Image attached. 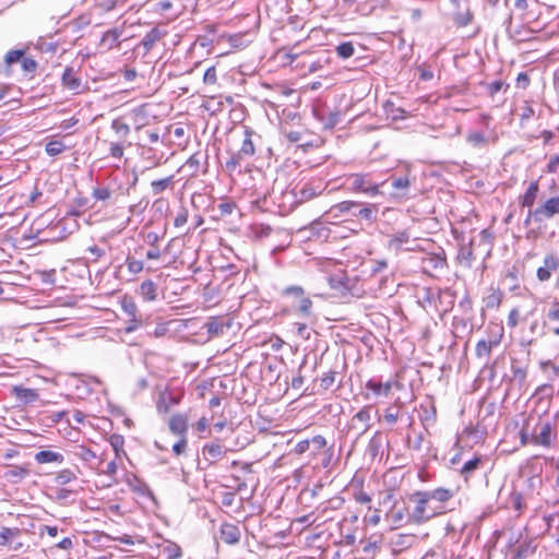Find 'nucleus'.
Instances as JSON below:
<instances>
[{
	"label": "nucleus",
	"instance_id": "c9c22d12",
	"mask_svg": "<svg viewBox=\"0 0 559 559\" xmlns=\"http://www.w3.org/2000/svg\"><path fill=\"white\" fill-rule=\"evenodd\" d=\"M512 378L520 384H523L527 377V371L524 367L520 366L516 361H512L511 365Z\"/></svg>",
	"mask_w": 559,
	"mask_h": 559
},
{
	"label": "nucleus",
	"instance_id": "b1692460",
	"mask_svg": "<svg viewBox=\"0 0 559 559\" xmlns=\"http://www.w3.org/2000/svg\"><path fill=\"white\" fill-rule=\"evenodd\" d=\"M162 37V32L159 28L157 27H153L150 32H147L145 34V36L143 37L141 44L142 46L144 47V50L147 52L150 51L154 45L156 44V41H158Z\"/></svg>",
	"mask_w": 559,
	"mask_h": 559
},
{
	"label": "nucleus",
	"instance_id": "4d7b16f0",
	"mask_svg": "<svg viewBox=\"0 0 559 559\" xmlns=\"http://www.w3.org/2000/svg\"><path fill=\"white\" fill-rule=\"evenodd\" d=\"M309 441H310V447H312L313 450H316V451H320L326 447L325 438L320 435L312 437L311 439H309Z\"/></svg>",
	"mask_w": 559,
	"mask_h": 559
},
{
	"label": "nucleus",
	"instance_id": "6e6552de",
	"mask_svg": "<svg viewBox=\"0 0 559 559\" xmlns=\"http://www.w3.org/2000/svg\"><path fill=\"white\" fill-rule=\"evenodd\" d=\"M328 188V182L321 178H312L306 181L299 188L294 189V194L297 203H305L316 197L321 195Z\"/></svg>",
	"mask_w": 559,
	"mask_h": 559
},
{
	"label": "nucleus",
	"instance_id": "473e14b6",
	"mask_svg": "<svg viewBox=\"0 0 559 559\" xmlns=\"http://www.w3.org/2000/svg\"><path fill=\"white\" fill-rule=\"evenodd\" d=\"M252 132L249 130H246V136L242 141L241 147L239 148L241 151L242 155H246L248 158L254 155L255 147L251 140Z\"/></svg>",
	"mask_w": 559,
	"mask_h": 559
},
{
	"label": "nucleus",
	"instance_id": "ea45409f",
	"mask_svg": "<svg viewBox=\"0 0 559 559\" xmlns=\"http://www.w3.org/2000/svg\"><path fill=\"white\" fill-rule=\"evenodd\" d=\"M480 464V457H474L467 462L464 463L461 469V474L465 477V479L468 478V476L478 468Z\"/></svg>",
	"mask_w": 559,
	"mask_h": 559
},
{
	"label": "nucleus",
	"instance_id": "a18cd8bd",
	"mask_svg": "<svg viewBox=\"0 0 559 559\" xmlns=\"http://www.w3.org/2000/svg\"><path fill=\"white\" fill-rule=\"evenodd\" d=\"M358 213L357 215L366 221H372L374 218V214L377 212V207L376 205H368V206H365V207H358ZM354 215H356V213L353 212Z\"/></svg>",
	"mask_w": 559,
	"mask_h": 559
},
{
	"label": "nucleus",
	"instance_id": "052dcab7",
	"mask_svg": "<svg viewBox=\"0 0 559 559\" xmlns=\"http://www.w3.org/2000/svg\"><path fill=\"white\" fill-rule=\"evenodd\" d=\"M535 212L537 213V207L528 209L527 216L524 219V226H530L532 222L540 223L544 221L542 215H536Z\"/></svg>",
	"mask_w": 559,
	"mask_h": 559
},
{
	"label": "nucleus",
	"instance_id": "09e8293b",
	"mask_svg": "<svg viewBox=\"0 0 559 559\" xmlns=\"http://www.w3.org/2000/svg\"><path fill=\"white\" fill-rule=\"evenodd\" d=\"M73 495V490L67 488H57L55 490V500L60 503H66L69 501L70 497Z\"/></svg>",
	"mask_w": 559,
	"mask_h": 559
},
{
	"label": "nucleus",
	"instance_id": "774afa93",
	"mask_svg": "<svg viewBox=\"0 0 559 559\" xmlns=\"http://www.w3.org/2000/svg\"><path fill=\"white\" fill-rule=\"evenodd\" d=\"M559 168V155H554L549 158L547 164V173L555 174Z\"/></svg>",
	"mask_w": 559,
	"mask_h": 559
},
{
	"label": "nucleus",
	"instance_id": "603ef678",
	"mask_svg": "<svg viewBox=\"0 0 559 559\" xmlns=\"http://www.w3.org/2000/svg\"><path fill=\"white\" fill-rule=\"evenodd\" d=\"M335 371L330 370L329 372L324 373L320 379V385L322 389L328 390L330 389L334 381H335Z\"/></svg>",
	"mask_w": 559,
	"mask_h": 559
},
{
	"label": "nucleus",
	"instance_id": "49530a36",
	"mask_svg": "<svg viewBox=\"0 0 559 559\" xmlns=\"http://www.w3.org/2000/svg\"><path fill=\"white\" fill-rule=\"evenodd\" d=\"M534 550H535V547H533L531 544H527V543L521 544L516 548L514 559H526V557L528 555L533 554Z\"/></svg>",
	"mask_w": 559,
	"mask_h": 559
},
{
	"label": "nucleus",
	"instance_id": "20e7f679",
	"mask_svg": "<svg viewBox=\"0 0 559 559\" xmlns=\"http://www.w3.org/2000/svg\"><path fill=\"white\" fill-rule=\"evenodd\" d=\"M532 432L534 445L549 449L557 442V423L554 419H538Z\"/></svg>",
	"mask_w": 559,
	"mask_h": 559
},
{
	"label": "nucleus",
	"instance_id": "2eb2a0df",
	"mask_svg": "<svg viewBox=\"0 0 559 559\" xmlns=\"http://www.w3.org/2000/svg\"><path fill=\"white\" fill-rule=\"evenodd\" d=\"M501 336H502V334H499L498 336H496L489 341L479 340L475 347L476 356L478 358L489 359L492 348L500 344Z\"/></svg>",
	"mask_w": 559,
	"mask_h": 559
},
{
	"label": "nucleus",
	"instance_id": "8fccbe9b",
	"mask_svg": "<svg viewBox=\"0 0 559 559\" xmlns=\"http://www.w3.org/2000/svg\"><path fill=\"white\" fill-rule=\"evenodd\" d=\"M507 33L509 35V37L511 39H514V40H524V38L522 37V32L521 29L519 28H512V16L509 15L508 20H507Z\"/></svg>",
	"mask_w": 559,
	"mask_h": 559
},
{
	"label": "nucleus",
	"instance_id": "5fc2aeb1",
	"mask_svg": "<svg viewBox=\"0 0 559 559\" xmlns=\"http://www.w3.org/2000/svg\"><path fill=\"white\" fill-rule=\"evenodd\" d=\"M520 442L522 445L533 444V432L528 431V424L520 431Z\"/></svg>",
	"mask_w": 559,
	"mask_h": 559
},
{
	"label": "nucleus",
	"instance_id": "864d4df0",
	"mask_svg": "<svg viewBox=\"0 0 559 559\" xmlns=\"http://www.w3.org/2000/svg\"><path fill=\"white\" fill-rule=\"evenodd\" d=\"M23 55H24L23 50H17V49L10 50L7 52L4 61L7 64L15 63L22 59Z\"/></svg>",
	"mask_w": 559,
	"mask_h": 559
},
{
	"label": "nucleus",
	"instance_id": "37998d69",
	"mask_svg": "<svg viewBox=\"0 0 559 559\" xmlns=\"http://www.w3.org/2000/svg\"><path fill=\"white\" fill-rule=\"evenodd\" d=\"M466 141L475 147L481 146L486 143L484 133L474 131L469 132L466 136Z\"/></svg>",
	"mask_w": 559,
	"mask_h": 559
},
{
	"label": "nucleus",
	"instance_id": "ddd939ff",
	"mask_svg": "<svg viewBox=\"0 0 559 559\" xmlns=\"http://www.w3.org/2000/svg\"><path fill=\"white\" fill-rule=\"evenodd\" d=\"M240 530L231 523H224L219 528V538L227 545H236L240 540Z\"/></svg>",
	"mask_w": 559,
	"mask_h": 559
},
{
	"label": "nucleus",
	"instance_id": "69168bd1",
	"mask_svg": "<svg viewBox=\"0 0 559 559\" xmlns=\"http://www.w3.org/2000/svg\"><path fill=\"white\" fill-rule=\"evenodd\" d=\"M388 267V262L385 260H374L371 262L370 272L372 275L382 272Z\"/></svg>",
	"mask_w": 559,
	"mask_h": 559
},
{
	"label": "nucleus",
	"instance_id": "f3484780",
	"mask_svg": "<svg viewBox=\"0 0 559 559\" xmlns=\"http://www.w3.org/2000/svg\"><path fill=\"white\" fill-rule=\"evenodd\" d=\"M62 85L73 93H79L81 88V80L76 75L73 68H66L61 76Z\"/></svg>",
	"mask_w": 559,
	"mask_h": 559
},
{
	"label": "nucleus",
	"instance_id": "bb28decb",
	"mask_svg": "<svg viewBox=\"0 0 559 559\" xmlns=\"http://www.w3.org/2000/svg\"><path fill=\"white\" fill-rule=\"evenodd\" d=\"M63 459L62 454L49 450L39 451L35 455V460L38 463H51V462H61Z\"/></svg>",
	"mask_w": 559,
	"mask_h": 559
},
{
	"label": "nucleus",
	"instance_id": "bf43d9fd",
	"mask_svg": "<svg viewBox=\"0 0 559 559\" xmlns=\"http://www.w3.org/2000/svg\"><path fill=\"white\" fill-rule=\"evenodd\" d=\"M188 221V211L185 207H181L179 212L177 213L174 225L175 227H182Z\"/></svg>",
	"mask_w": 559,
	"mask_h": 559
},
{
	"label": "nucleus",
	"instance_id": "4c0bfd02",
	"mask_svg": "<svg viewBox=\"0 0 559 559\" xmlns=\"http://www.w3.org/2000/svg\"><path fill=\"white\" fill-rule=\"evenodd\" d=\"M309 324L310 323L308 321L307 322H295L294 323L296 335L298 337H300L301 340H304V341H308L311 337V331H310V329L308 326Z\"/></svg>",
	"mask_w": 559,
	"mask_h": 559
},
{
	"label": "nucleus",
	"instance_id": "680f3d73",
	"mask_svg": "<svg viewBox=\"0 0 559 559\" xmlns=\"http://www.w3.org/2000/svg\"><path fill=\"white\" fill-rule=\"evenodd\" d=\"M520 311L518 308H513L508 316L507 324L509 328L513 329L519 324Z\"/></svg>",
	"mask_w": 559,
	"mask_h": 559
},
{
	"label": "nucleus",
	"instance_id": "f03ea898",
	"mask_svg": "<svg viewBox=\"0 0 559 559\" xmlns=\"http://www.w3.org/2000/svg\"><path fill=\"white\" fill-rule=\"evenodd\" d=\"M282 296L294 299L292 307L298 317L308 321L310 324L318 322V316L313 312V302L309 297L305 296V289L301 286H287L282 290Z\"/></svg>",
	"mask_w": 559,
	"mask_h": 559
},
{
	"label": "nucleus",
	"instance_id": "79ce46f5",
	"mask_svg": "<svg viewBox=\"0 0 559 559\" xmlns=\"http://www.w3.org/2000/svg\"><path fill=\"white\" fill-rule=\"evenodd\" d=\"M127 140H120V141H111L110 142V155L114 158H121L123 155L124 144Z\"/></svg>",
	"mask_w": 559,
	"mask_h": 559
},
{
	"label": "nucleus",
	"instance_id": "c85d7f7f",
	"mask_svg": "<svg viewBox=\"0 0 559 559\" xmlns=\"http://www.w3.org/2000/svg\"><path fill=\"white\" fill-rule=\"evenodd\" d=\"M248 157L241 154V151L238 150L236 153H231L230 158L226 160L225 167L229 173L235 171L238 167L241 166L242 162L247 160Z\"/></svg>",
	"mask_w": 559,
	"mask_h": 559
},
{
	"label": "nucleus",
	"instance_id": "7c9ffc66",
	"mask_svg": "<svg viewBox=\"0 0 559 559\" xmlns=\"http://www.w3.org/2000/svg\"><path fill=\"white\" fill-rule=\"evenodd\" d=\"M408 240H409L408 231L401 230V231L395 233L391 237V239L389 241V247L392 249L399 250V249H401L402 245L408 242Z\"/></svg>",
	"mask_w": 559,
	"mask_h": 559
},
{
	"label": "nucleus",
	"instance_id": "f8f14e48",
	"mask_svg": "<svg viewBox=\"0 0 559 559\" xmlns=\"http://www.w3.org/2000/svg\"><path fill=\"white\" fill-rule=\"evenodd\" d=\"M535 214L542 215L544 221L559 215V194L540 202Z\"/></svg>",
	"mask_w": 559,
	"mask_h": 559
},
{
	"label": "nucleus",
	"instance_id": "de8ad7c7",
	"mask_svg": "<svg viewBox=\"0 0 559 559\" xmlns=\"http://www.w3.org/2000/svg\"><path fill=\"white\" fill-rule=\"evenodd\" d=\"M382 445L381 433L376 432L374 436L370 439L368 449L372 456H376Z\"/></svg>",
	"mask_w": 559,
	"mask_h": 559
},
{
	"label": "nucleus",
	"instance_id": "a878e982",
	"mask_svg": "<svg viewBox=\"0 0 559 559\" xmlns=\"http://www.w3.org/2000/svg\"><path fill=\"white\" fill-rule=\"evenodd\" d=\"M20 534L21 530L17 527H2V530L0 531V545H10L15 538L20 536Z\"/></svg>",
	"mask_w": 559,
	"mask_h": 559
},
{
	"label": "nucleus",
	"instance_id": "3c124183",
	"mask_svg": "<svg viewBox=\"0 0 559 559\" xmlns=\"http://www.w3.org/2000/svg\"><path fill=\"white\" fill-rule=\"evenodd\" d=\"M122 35V31H120L118 27L111 28L107 31V43H110L109 49H112V44L119 45V38Z\"/></svg>",
	"mask_w": 559,
	"mask_h": 559
},
{
	"label": "nucleus",
	"instance_id": "cd10ccee",
	"mask_svg": "<svg viewBox=\"0 0 559 559\" xmlns=\"http://www.w3.org/2000/svg\"><path fill=\"white\" fill-rule=\"evenodd\" d=\"M539 367L546 373L548 380L554 381L559 377V364L551 360L540 361Z\"/></svg>",
	"mask_w": 559,
	"mask_h": 559
},
{
	"label": "nucleus",
	"instance_id": "338daca9",
	"mask_svg": "<svg viewBox=\"0 0 559 559\" xmlns=\"http://www.w3.org/2000/svg\"><path fill=\"white\" fill-rule=\"evenodd\" d=\"M383 417L389 425H394L399 419V411H394L392 407H389Z\"/></svg>",
	"mask_w": 559,
	"mask_h": 559
},
{
	"label": "nucleus",
	"instance_id": "13d9d810",
	"mask_svg": "<svg viewBox=\"0 0 559 559\" xmlns=\"http://www.w3.org/2000/svg\"><path fill=\"white\" fill-rule=\"evenodd\" d=\"M361 549L365 554H374L379 549L378 540L371 538L361 542Z\"/></svg>",
	"mask_w": 559,
	"mask_h": 559
},
{
	"label": "nucleus",
	"instance_id": "423d86ee",
	"mask_svg": "<svg viewBox=\"0 0 559 559\" xmlns=\"http://www.w3.org/2000/svg\"><path fill=\"white\" fill-rule=\"evenodd\" d=\"M384 519L390 524V530H396L406 524H414L412 511H408L407 506L403 501H393L392 506L386 510Z\"/></svg>",
	"mask_w": 559,
	"mask_h": 559
},
{
	"label": "nucleus",
	"instance_id": "e433bc0d",
	"mask_svg": "<svg viewBox=\"0 0 559 559\" xmlns=\"http://www.w3.org/2000/svg\"><path fill=\"white\" fill-rule=\"evenodd\" d=\"M66 145L63 144L62 141L60 140H52V141H49L47 144H46V153L49 155V156H56L60 153H62L64 150H66Z\"/></svg>",
	"mask_w": 559,
	"mask_h": 559
},
{
	"label": "nucleus",
	"instance_id": "a211bd4d",
	"mask_svg": "<svg viewBox=\"0 0 559 559\" xmlns=\"http://www.w3.org/2000/svg\"><path fill=\"white\" fill-rule=\"evenodd\" d=\"M539 192L538 181H532L525 193L520 198V204L523 207L533 209Z\"/></svg>",
	"mask_w": 559,
	"mask_h": 559
},
{
	"label": "nucleus",
	"instance_id": "58836bf2",
	"mask_svg": "<svg viewBox=\"0 0 559 559\" xmlns=\"http://www.w3.org/2000/svg\"><path fill=\"white\" fill-rule=\"evenodd\" d=\"M109 442L117 457L120 456V453L126 455V452L123 451L124 439L122 436L114 433L112 436H110Z\"/></svg>",
	"mask_w": 559,
	"mask_h": 559
},
{
	"label": "nucleus",
	"instance_id": "7ed1b4c3",
	"mask_svg": "<svg viewBox=\"0 0 559 559\" xmlns=\"http://www.w3.org/2000/svg\"><path fill=\"white\" fill-rule=\"evenodd\" d=\"M344 185L352 192L365 193L368 197H376L380 194V187L384 182H377L372 180L369 174H350L345 177Z\"/></svg>",
	"mask_w": 559,
	"mask_h": 559
},
{
	"label": "nucleus",
	"instance_id": "1a4fd4ad",
	"mask_svg": "<svg viewBox=\"0 0 559 559\" xmlns=\"http://www.w3.org/2000/svg\"><path fill=\"white\" fill-rule=\"evenodd\" d=\"M136 78V72L134 69L127 68L124 64L123 68L118 69L114 72H107V82L114 81L118 79L117 82L112 83L111 86L116 87L117 90L114 93L118 92H127L129 91V85L134 81Z\"/></svg>",
	"mask_w": 559,
	"mask_h": 559
},
{
	"label": "nucleus",
	"instance_id": "dca6fc26",
	"mask_svg": "<svg viewBox=\"0 0 559 559\" xmlns=\"http://www.w3.org/2000/svg\"><path fill=\"white\" fill-rule=\"evenodd\" d=\"M169 430L177 436L186 437L188 430V417L183 414H175L169 420Z\"/></svg>",
	"mask_w": 559,
	"mask_h": 559
},
{
	"label": "nucleus",
	"instance_id": "412c9836",
	"mask_svg": "<svg viewBox=\"0 0 559 559\" xmlns=\"http://www.w3.org/2000/svg\"><path fill=\"white\" fill-rule=\"evenodd\" d=\"M366 388L373 392L377 396H388L392 389V382L388 381L385 383L376 381L373 379H370L366 383Z\"/></svg>",
	"mask_w": 559,
	"mask_h": 559
},
{
	"label": "nucleus",
	"instance_id": "a19ab883",
	"mask_svg": "<svg viewBox=\"0 0 559 559\" xmlns=\"http://www.w3.org/2000/svg\"><path fill=\"white\" fill-rule=\"evenodd\" d=\"M76 479L74 473L70 469H63L55 478L57 485L63 486L69 484L71 480Z\"/></svg>",
	"mask_w": 559,
	"mask_h": 559
},
{
	"label": "nucleus",
	"instance_id": "393cba45",
	"mask_svg": "<svg viewBox=\"0 0 559 559\" xmlns=\"http://www.w3.org/2000/svg\"><path fill=\"white\" fill-rule=\"evenodd\" d=\"M111 129L115 132L117 140H127L129 133H130V127L128 123H126L122 119L117 118L114 119L111 122Z\"/></svg>",
	"mask_w": 559,
	"mask_h": 559
},
{
	"label": "nucleus",
	"instance_id": "5701e85b",
	"mask_svg": "<svg viewBox=\"0 0 559 559\" xmlns=\"http://www.w3.org/2000/svg\"><path fill=\"white\" fill-rule=\"evenodd\" d=\"M472 243H473V241H471L467 246L461 245L459 253H457L459 262L461 264L465 265L466 267H472L473 260H474Z\"/></svg>",
	"mask_w": 559,
	"mask_h": 559
},
{
	"label": "nucleus",
	"instance_id": "72a5a7b5",
	"mask_svg": "<svg viewBox=\"0 0 559 559\" xmlns=\"http://www.w3.org/2000/svg\"><path fill=\"white\" fill-rule=\"evenodd\" d=\"M335 51L342 59H347L354 56L355 47L352 41H344L336 46Z\"/></svg>",
	"mask_w": 559,
	"mask_h": 559
},
{
	"label": "nucleus",
	"instance_id": "4468645a",
	"mask_svg": "<svg viewBox=\"0 0 559 559\" xmlns=\"http://www.w3.org/2000/svg\"><path fill=\"white\" fill-rule=\"evenodd\" d=\"M361 204L355 201H343L335 205H332L331 209L325 213L326 219L329 218H341L344 214L353 212Z\"/></svg>",
	"mask_w": 559,
	"mask_h": 559
},
{
	"label": "nucleus",
	"instance_id": "0e129e2a",
	"mask_svg": "<svg viewBox=\"0 0 559 559\" xmlns=\"http://www.w3.org/2000/svg\"><path fill=\"white\" fill-rule=\"evenodd\" d=\"M203 81L205 84H215L216 83L217 75H216L215 67H210L206 69L204 76H203Z\"/></svg>",
	"mask_w": 559,
	"mask_h": 559
},
{
	"label": "nucleus",
	"instance_id": "39448f33",
	"mask_svg": "<svg viewBox=\"0 0 559 559\" xmlns=\"http://www.w3.org/2000/svg\"><path fill=\"white\" fill-rule=\"evenodd\" d=\"M109 302L111 305L114 302L119 305L120 309L127 316V325L123 329L126 333H131L140 326L142 320L138 317V307L132 297L128 295L116 296L111 294L109 296Z\"/></svg>",
	"mask_w": 559,
	"mask_h": 559
},
{
	"label": "nucleus",
	"instance_id": "2f4dec72",
	"mask_svg": "<svg viewBox=\"0 0 559 559\" xmlns=\"http://www.w3.org/2000/svg\"><path fill=\"white\" fill-rule=\"evenodd\" d=\"M203 453H206L213 460H219L225 453V450L219 443H210L203 447Z\"/></svg>",
	"mask_w": 559,
	"mask_h": 559
},
{
	"label": "nucleus",
	"instance_id": "6e6d98bb",
	"mask_svg": "<svg viewBox=\"0 0 559 559\" xmlns=\"http://www.w3.org/2000/svg\"><path fill=\"white\" fill-rule=\"evenodd\" d=\"M550 322H559V301L555 300L546 314Z\"/></svg>",
	"mask_w": 559,
	"mask_h": 559
},
{
	"label": "nucleus",
	"instance_id": "aec40b11",
	"mask_svg": "<svg viewBox=\"0 0 559 559\" xmlns=\"http://www.w3.org/2000/svg\"><path fill=\"white\" fill-rule=\"evenodd\" d=\"M416 542V537L413 534H397L392 538V546L395 550L402 551L408 549Z\"/></svg>",
	"mask_w": 559,
	"mask_h": 559
},
{
	"label": "nucleus",
	"instance_id": "c756f323",
	"mask_svg": "<svg viewBox=\"0 0 559 559\" xmlns=\"http://www.w3.org/2000/svg\"><path fill=\"white\" fill-rule=\"evenodd\" d=\"M174 183V176H168L163 179L154 180L151 183L152 192L154 195H158L163 193L166 189H168Z\"/></svg>",
	"mask_w": 559,
	"mask_h": 559
},
{
	"label": "nucleus",
	"instance_id": "4be33fe9",
	"mask_svg": "<svg viewBox=\"0 0 559 559\" xmlns=\"http://www.w3.org/2000/svg\"><path fill=\"white\" fill-rule=\"evenodd\" d=\"M139 293L145 301H154L157 298V285L153 281L146 280L140 285Z\"/></svg>",
	"mask_w": 559,
	"mask_h": 559
},
{
	"label": "nucleus",
	"instance_id": "9b49d317",
	"mask_svg": "<svg viewBox=\"0 0 559 559\" xmlns=\"http://www.w3.org/2000/svg\"><path fill=\"white\" fill-rule=\"evenodd\" d=\"M370 407L365 406L356 413L350 421L349 429L357 432V439L366 433L370 428Z\"/></svg>",
	"mask_w": 559,
	"mask_h": 559
},
{
	"label": "nucleus",
	"instance_id": "0eeeda50",
	"mask_svg": "<svg viewBox=\"0 0 559 559\" xmlns=\"http://www.w3.org/2000/svg\"><path fill=\"white\" fill-rule=\"evenodd\" d=\"M107 530L110 532H107V539H110L112 542H117V545H107V548H114L121 551H131V547L134 546L136 543H142V539L138 536L131 535L128 531L129 530H122L121 527H115L109 526V523L107 522Z\"/></svg>",
	"mask_w": 559,
	"mask_h": 559
},
{
	"label": "nucleus",
	"instance_id": "c03bdc74",
	"mask_svg": "<svg viewBox=\"0 0 559 559\" xmlns=\"http://www.w3.org/2000/svg\"><path fill=\"white\" fill-rule=\"evenodd\" d=\"M107 519L112 524L111 526H119L122 530H130L131 528L130 522L128 521V519L123 514H117V516H115V518L107 515Z\"/></svg>",
	"mask_w": 559,
	"mask_h": 559
},
{
	"label": "nucleus",
	"instance_id": "6ab92c4d",
	"mask_svg": "<svg viewBox=\"0 0 559 559\" xmlns=\"http://www.w3.org/2000/svg\"><path fill=\"white\" fill-rule=\"evenodd\" d=\"M230 326L229 320L225 321L219 318H211L206 323L207 333L211 335H223Z\"/></svg>",
	"mask_w": 559,
	"mask_h": 559
},
{
	"label": "nucleus",
	"instance_id": "f704fd0d",
	"mask_svg": "<svg viewBox=\"0 0 559 559\" xmlns=\"http://www.w3.org/2000/svg\"><path fill=\"white\" fill-rule=\"evenodd\" d=\"M472 20H473V14L469 11V9H467L464 12H456L453 16V22L457 27L467 26L468 24L472 23Z\"/></svg>",
	"mask_w": 559,
	"mask_h": 559
},
{
	"label": "nucleus",
	"instance_id": "9d476101",
	"mask_svg": "<svg viewBox=\"0 0 559 559\" xmlns=\"http://www.w3.org/2000/svg\"><path fill=\"white\" fill-rule=\"evenodd\" d=\"M558 269L559 255L556 252H548L543 259V264L536 270V277L542 283L548 282Z\"/></svg>",
	"mask_w": 559,
	"mask_h": 559
},
{
	"label": "nucleus",
	"instance_id": "e2e57ef3",
	"mask_svg": "<svg viewBox=\"0 0 559 559\" xmlns=\"http://www.w3.org/2000/svg\"><path fill=\"white\" fill-rule=\"evenodd\" d=\"M187 445V438L181 437L180 440L173 445V452L175 453V455H181L186 452Z\"/></svg>",
	"mask_w": 559,
	"mask_h": 559
},
{
	"label": "nucleus",
	"instance_id": "f257e3e1",
	"mask_svg": "<svg viewBox=\"0 0 559 559\" xmlns=\"http://www.w3.org/2000/svg\"><path fill=\"white\" fill-rule=\"evenodd\" d=\"M453 496V490L443 487L412 493L409 499L415 502V507L412 510L413 523L420 525L443 513V504L452 499Z\"/></svg>",
	"mask_w": 559,
	"mask_h": 559
}]
</instances>
